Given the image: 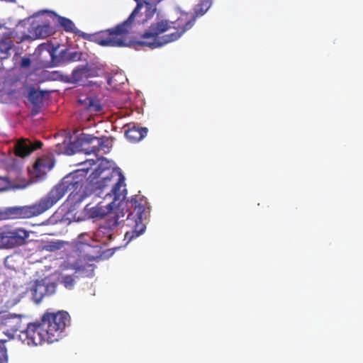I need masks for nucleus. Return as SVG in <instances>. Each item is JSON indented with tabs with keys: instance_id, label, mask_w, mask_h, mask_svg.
Here are the masks:
<instances>
[{
	"instance_id": "a878e982",
	"label": "nucleus",
	"mask_w": 363,
	"mask_h": 363,
	"mask_svg": "<svg viewBox=\"0 0 363 363\" xmlns=\"http://www.w3.org/2000/svg\"><path fill=\"white\" fill-rule=\"evenodd\" d=\"M88 108L91 111L94 112H99L102 109L101 106L99 104L91 99L89 100Z\"/></svg>"
},
{
	"instance_id": "c85d7f7f",
	"label": "nucleus",
	"mask_w": 363,
	"mask_h": 363,
	"mask_svg": "<svg viewBox=\"0 0 363 363\" xmlns=\"http://www.w3.org/2000/svg\"><path fill=\"white\" fill-rule=\"evenodd\" d=\"M43 146V143L40 140H36L35 143L30 142V148L32 149V152L41 148Z\"/></svg>"
},
{
	"instance_id": "0eeeda50",
	"label": "nucleus",
	"mask_w": 363,
	"mask_h": 363,
	"mask_svg": "<svg viewBox=\"0 0 363 363\" xmlns=\"http://www.w3.org/2000/svg\"><path fill=\"white\" fill-rule=\"evenodd\" d=\"M29 233L23 228H16L0 233V247L13 248L26 242Z\"/></svg>"
},
{
	"instance_id": "9d476101",
	"label": "nucleus",
	"mask_w": 363,
	"mask_h": 363,
	"mask_svg": "<svg viewBox=\"0 0 363 363\" xmlns=\"http://www.w3.org/2000/svg\"><path fill=\"white\" fill-rule=\"evenodd\" d=\"M23 333L26 334L28 345H38L43 342L52 343L50 337L45 335V330H43L41 322L28 324Z\"/></svg>"
},
{
	"instance_id": "393cba45",
	"label": "nucleus",
	"mask_w": 363,
	"mask_h": 363,
	"mask_svg": "<svg viewBox=\"0 0 363 363\" xmlns=\"http://www.w3.org/2000/svg\"><path fill=\"white\" fill-rule=\"evenodd\" d=\"M6 340H0V363H4L7 361V350L5 347Z\"/></svg>"
},
{
	"instance_id": "2f4dec72",
	"label": "nucleus",
	"mask_w": 363,
	"mask_h": 363,
	"mask_svg": "<svg viewBox=\"0 0 363 363\" xmlns=\"http://www.w3.org/2000/svg\"><path fill=\"white\" fill-rule=\"evenodd\" d=\"M75 273H76V274H77V273H79V274H80L82 276H83V274H84V273H83V269H81V268H79V269L76 271V272H75Z\"/></svg>"
},
{
	"instance_id": "ddd939ff",
	"label": "nucleus",
	"mask_w": 363,
	"mask_h": 363,
	"mask_svg": "<svg viewBox=\"0 0 363 363\" xmlns=\"http://www.w3.org/2000/svg\"><path fill=\"white\" fill-rule=\"evenodd\" d=\"M21 317V315L11 313L5 315L2 318V325L11 333H16L17 331L23 333L24 327L22 324Z\"/></svg>"
},
{
	"instance_id": "39448f33",
	"label": "nucleus",
	"mask_w": 363,
	"mask_h": 363,
	"mask_svg": "<svg viewBox=\"0 0 363 363\" xmlns=\"http://www.w3.org/2000/svg\"><path fill=\"white\" fill-rule=\"evenodd\" d=\"M43 329L52 342L58 341L63 336L66 328L70 325V315L65 311L55 313L45 312L40 318Z\"/></svg>"
},
{
	"instance_id": "6ab92c4d",
	"label": "nucleus",
	"mask_w": 363,
	"mask_h": 363,
	"mask_svg": "<svg viewBox=\"0 0 363 363\" xmlns=\"http://www.w3.org/2000/svg\"><path fill=\"white\" fill-rule=\"evenodd\" d=\"M14 152L16 156L24 158L32 152L30 148V140L28 139H21L18 140L14 145Z\"/></svg>"
},
{
	"instance_id": "2eb2a0df",
	"label": "nucleus",
	"mask_w": 363,
	"mask_h": 363,
	"mask_svg": "<svg viewBox=\"0 0 363 363\" xmlns=\"http://www.w3.org/2000/svg\"><path fill=\"white\" fill-rule=\"evenodd\" d=\"M114 201H112L105 203L104 201L99 202L95 206L89 209V214L91 218H104L105 216L109 214L111 211L113 210V205Z\"/></svg>"
},
{
	"instance_id": "423d86ee",
	"label": "nucleus",
	"mask_w": 363,
	"mask_h": 363,
	"mask_svg": "<svg viewBox=\"0 0 363 363\" xmlns=\"http://www.w3.org/2000/svg\"><path fill=\"white\" fill-rule=\"evenodd\" d=\"M130 202L134 209L133 212L128 214L127 220H134L135 225L133 230L127 231L125 234V240H127L128 242L143 234L146 228L145 225L143 223L145 206L139 202L138 196L136 195L132 197Z\"/></svg>"
},
{
	"instance_id": "c756f323",
	"label": "nucleus",
	"mask_w": 363,
	"mask_h": 363,
	"mask_svg": "<svg viewBox=\"0 0 363 363\" xmlns=\"http://www.w3.org/2000/svg\"><path fill=\"white\" fill-rule=\"evenodd\" d=\"M30 60L28 57H23L21 60V67H28L30 65Z\"/></svg>"
},
{
	"instance_id": "20e7f679",
	"label": "nucleus",
	"mask_w": 363,
	"mask_h": 363,
	"mask_svg": "<svg viewBox=\"0 0 363 363\" xmlns=\"http://www.w3.org/2000/svg\"><path fill=\"white\" fill-rule=\"evenodd\" d=\"M99 171V169H96L95 173L99 176L104 175L94 184L93 191L95 194L101 197L105 193L104 199L110 196L113 201H123L127 194L124 176L110 169L108 172L103 170L98 173Z\"/></svg>"
},
{
	"instance_id": "1a4fd4ad",
	"label": "nucleus",
	"mask_w": 363,
	"mask_h": 363,
	"mask_svg": "<svg viewBox=\"0 0 363 363\" xmlns=\"http://www.w3.org/2000/svg\"><path fill=\"white\" fill-rule=\"evenodd\" d=\"M99 71L100 69L96 66L90 65L88 62H86L85 65H79L73 69L69 82L84 85L88 79L99 76Z\"/></svg>"
},
{
	"instance_id": "4be33fe9",
	"label": "nucleus",
	"mask_w": 363,
	"mask_h": 363,
	"mask_svg": "<svg viewBox=\"0 0 363 363\" xmlns=\"http://www.w3.org/2000/svg\"><path fill=\"white\" fill-rule=\"evenodd\" d=\"M34 33L39 38H45L53 33V29L48 24L39 25L35 28Z\"/></svg>"
},
{
	"instance_id": "7ed1b4c3",
	"label": "nucleus",
	"mask_w": 363,
	"mask_h": 363,
	"mask_svg": "<svg viewBox=\"0 0 363 363\" xmlns=\"http://www.w3.org/2000/svg\"><path fill=\"white\" fill-rule=\"evenodd\" d=\"M160 0H139L136 1L137 6L128 19L117 25L114 28L108 29L96 33L93 36L96 43L101 46L125 47L128 46L130 41L128 39L129 27L133 21L144 24L155 15L157 7L156 3Z\"/></svg>"
},
{
	"instance_id": "bb28decb",
	"label": "nucleus",
	"mask_w": 363,
	"mask_h": 363,
	"mask_svg": "<svg viewBox=\"0 0 363 363\" xmlns=\"http://www.w3.org/2000/svg\"><path fill=\"white\" fill-rule=\"evenodd\" d=\"M45 287H46V296H50V295L55 294L56 289H57V285L54 282H50L48 284H45Z\"/></svg>"
},
{
	"instance_id": "f257e3e1",
	"label": "nucleus",
	"mask_w": 363,
	"mask_h": 363,
	"mask_svg": "<svg viewBox=\"0 0 363 363\" xmlns=\"http://www.w3.org/2000/svg\"><path fill=\"white\" fill-rule=\"evenodd\" d=\"M86 172L77 170L65 177L50 192L33 205L9 207L4 212L6 219L30 218L38 216L55 204L65 194L69 192V198L75 203L82 202L86 196L83 188Z\"/></svg>"
},
{
	"instance_id": "5701e85b",
	"label": "nucleus",
	"mask_w": 363,
	"mask_h": 363,
	"mask_svg": "<svg viewBox=\"0 0 363 363\" xmlns=\"http://www.w3.org/2000/svg\"><path fill=\"white\" fill-rule=\"evenodd\" d=\"M75 277L77 278L78 276L63 275L60 281L66 289L71 290L74 288L75 284Z\"/></svg>"
},
{
	"instance_id": "9b49d317",
	"label": "nucleus",
	"mask_w": 363,
	"mask_h": 363,
	"mask_svg": "<svg viewBox=\"0 0 363 363\" xmlns=\"http://www.w3.org/2000/svg\"><path fill=\"white\" fill-rule=\"evenodd\" d=\"M125 213L123 212L120 207L113 208L111 211L108 218L106 220L104 225H101L97 230V235L100 236L101 234L107 235L106 240H104V243L111 241L113 239V234L111 233V230L119 225L120 219L123 218Z\"/></svg>"
},
{
	"instance_id": "f03ea898",
	"label": "nucleus",
	"mask_w": 363,
	"mask_h": 363,
	"mask_svg": "<svg viewBox=\"0 0 363 363\" xmlns=\"http://www.w3.org/2000/svg\"><path fill=\"white\" fill-rule=\"evenodd\" d=\"M211 6V0H200L194 6L192 15L182 13L174 21L157 18L142 35L143 40L137 44L155 49L179 40L194 26L196 19L206 14Z\"/></svg>"
},
{
	"instance_id": "f3484780",
	"label": "nucleus",
	"mask_w": 363,
	"mask_h": 363,
	"mask_svg": "<svg viewBox=\"0 0 363 363\" xmlns=\"http://www.w3.org/2000/svg\"><path fill=\"white\" fill-rule=\"evenodd\" d=\"M147 133V128L133 126L125 130V135L130 143H136L143 139Z\"/></svg>"
},
{
	"instance_id": "412c9836",
	"label": "nucleus",
	"mask_w": 363,
	"mask_h": 363,
	"mask_svg": "<svg viewBox=\"0 0 363 363\" xmlns=\"http://www.w3.org/2000/svg\"><path fill=\"white\" fill-rule=\"evenodd\" d=\"M60 56L63 62L69 63L80 61L82 53L78 51H68L65 50L60 52Z\"/></svg>"
},
{
	"instance_id": "aec40b11",
	"label": "nucleus",
	"mask_w": 363,
	"mask_h": 363,
	"mask_svg": "<svg viewBox=\"0 0 363 363\" xmlns=\"http://www.w3.org/2000/svg\"><path fill=\"white\" fill-rule=\"evenodd\" d=\"M112 147V140L108 138H99L98 145L93 146L90 150H86V154L94 153L96 155L101 152L103 154H107Z\"/></svg>"
},
{
	"instance_id": "f8f14e48",
	"label": "nucleus",
	"mask_w": 363,
	"mask_h": 363,
	"mask_svg": "<svg viewBox=\"0 0 363 363\" xmlns=\"http://www.w3.org/2000/svg\"><path fill=\"white\" fill-rule=\"evenodd\" d=\"M8 176L0 177V192L9 190L14 181L19 179L21 174V167L16 160H13L11 164L6 167Z\"/></svg>"
},
{
	"instance_id": "4468645a",
	"label": "nucleus",
	"mask_w": 363,
	"mask_h": 363,
	"mask_svg": "<svg viewBox=\"0 0 363 363\" xmlns=\"http://www.w3.org/2000/svg\"><path fill=\"white\" fill-rule=\"evenodd\" d=\"M58 22H59L60 25L62 27H63L64 30L66 32L73 33L76 35H78L80 37H82L84 39L91 40L95 42L93 39V36L96 33H94L93 35H88L85 33L80 31L79 30H78L76 28L74 23L70 19L63 17V16H58Z\"/></svg>"
},
{
	"instance_id": "7c9ffc66",
	"label": "nucleus",
	"mask_w": 363,
	"mask_h": 363,
	"mask_svg": "<svg viewBox=\"0 0 363 363\" xmlns=\"http://www.w3.org/2000/svg\"><path fill=\"white\" fill-rule=\"evenodd\" d=\"M89 268L90 274L88 276L92 277L94 274V267L91 264L87 266Z\"/></svg>"
},
{
	"instance_id": "6e6552de",
	"label": "nucleus",
	"mask_w": 363,
	"mask_h": 363,
	"mask_svg": "<svg viewBox=\"0 0 363 363\" xmlns=\"http://www.w3.org/2000/svg\"><path fill=\"white\" fill-rule=\"evenodd\" d=\"M54 160L49 157L38 158L31 168H28L30 179L33 182H38L45 178L47 173L54 167Z\"/></svg>"
},
{
	"instance_id": "dca6fc26",
	"label": "nucleus",
	"mask_w": 363,
	"mask_h": 363,
	"mask_svg": "<svg viewBox=\"0 0 363 363\" xmlns=\"http://www.w3.org/2000/svg\"><path fill=\"white\" fill-rule=\"evenodd\" d=\"M32 298L36 303H39L46 296L45 284L43 280H35L30 289Z\"/></svg>"
},
{
	"instance_id": "a211bd4d",
	"label": "nucleus",
	"mask_w": 363,
	"mask_h": 363,
	"mask_svg": "<svg viewBox=\"0 0 363 363\" xmlns=\"http://www.w3.org/2000/svg\"><path fill=\"white\" fill-rule=\"evenodd\" d=\"M44 94L43 91H36L34 88H30L28 94V99L33 106V114H38L40 112V105L43 103Z\"/></svg>"
},
{
	"instance_id": "cd10ccee",
	"label": "nucleus",
	"mask_w": 363,
	"mask_h": 363,
	"mask_svg": "<svg viewBox=\"0 0 363 363\" xmlns=\"http://www.w3.org/2000/svg\"><path fill=\"white\" fill-rule=\"evenodd\" d=\"M98 138L96 137H94V136H91V135H83L82 138H81V140L82 142L85 143H92L94 140H96L98 141Z\"/></svg>"
},
{
	"instance_id": "b1692460",
	"label": "nucleus",
	"mask_w": 363,
	"mask_h": 363,
	"mask_svg": "<svg viewBox=\"0 0 363 363\" xmlns=\"http://www.w3.org/2000/svg\"><path fill=\"white\" fill-rule=\"evenodd\" d=\"M13 46V43L11 40H1L0 41V55L1 59H5L8 57L9 52Z\"/></svg>"
}]
</instances>
